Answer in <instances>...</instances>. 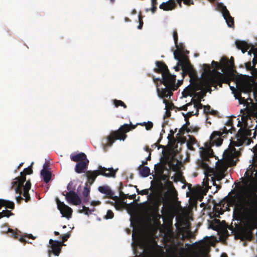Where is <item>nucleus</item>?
<instances>
[{
  "instance_id": "nucleus-12",
  "label": "nucleus",
  "mask_w": 257,
  "mask_h": 257,
  "mask_svg": "<svg viewBox=\"0 0 257 257\" xmlns=\"http://www.w3.org/2000/svg\"><path fill=\"white\" fill-rule=\"evenodd\" d=\"M56 203L57 208L59 210L62 217H66L68 219L70 218L71 216L72 210L68 206L61 202L58 198L56 199Z\"/></svg>"
},
{
  "instance_id": "nucleus-44",
  "label": "nucleus",
  "mask_w": 257,
  "mask_h": 257,
  "mask_svg": "<svg viewBox=\"0 0 257 257\" xmlns=\"http://www.w3.org/2000/svg\"><path fill=\"white\" fill-rule=\"evenodd\" d=\"M70 234L69 233H66L62 236L63 241H66L68 238L70 237Z\"/></svg>"
},
{
  "instance_id": "nucleus-14",
  "label": "nucleus",
  "mask_w": 257,
  "mask_h": 257,
  "mask_svg": "<svg viewBox=\"0 0 257 257\" xmlns=\"http://www.w3.org/2000/svg\"><path fill=\"white\" fill-rule=\"evenodd\" d=\"M88 163V160H84L77 163L75 168V171L79 174L84 172L85 170L87 168Z\"/></svg>"
},
{
  "instance_id": "nucleus-53",
  "label": "nucleus",
  "mask_w": 257,
  "mask_h": 257,
  "mask_svg": "<svg viewBox=\"0 0 257 257\" xmlns=\"http://www.w3.org/2000/svg\"><path fill=\"white\" fill-rule=\"evenodd\" d=\"M157 85H158V84H157ZM158 88H159V91H160V92L162 91V89L163 88H159V87H158V86H157V89Z\"/></svg>"
},
{
  "instance_id": "nucleus-47",
  "label": "nucleus",
  "mask_w": 257,
  "mask_h": 257,
  "mask_svg": "<svg viewBox=\"0 0 257 257\" xmlns=\"http://www.w3.org/2000/svg\"><path fill=\"white\" fill-rule=\"evenodd\" d=\"M231 154L232 155H236L237 154V151L235 150V148H233L231 150Z\"/></svg>"
},
{
  "instance_id": "nucleus-11",
  "label": "nucleus",
  "mask_w": 257,
  "mask_h": 257,
  "mask_svg": "<svg viewBox=\"0 0 257 257\" xmlns=\"http://www.w3.org/2000/svg\"><path fill=\"white\" fill-rule=\"evenodd\" d=\"M216 9L221 13L222 16L225 20L228 27L233 28L234 26V20L230 16L226 6H224L223 3H219L217 4Z\"/></svg>"
},
{
  "instance_id": "nucleus-41",
  "label": "nucleus",
  "mask_w": 257,
  "mask_h": 257,
  "mask_svg": "<svg viewBox=\"0 0 257 257\" xmlns=\"http://www.w3.org/2000/svg\"><path fill=\"white\" fill-rule=\"evenodd\" d=\"M230 89L232 91V93L233 94H234L235 99H238V98L237 97V95L235 93V92L236 90L235 87L233 86H230Z\"/></svg>"
},
{
  "instance_id": "nucleus-35",
  "label": "nucleus",
  "mask_w": 257,
  "mask_h": 257,
  "mask_svg": "<svg viewBox=\"0 0 257 257\" xmlns=\"http://www.w3.org/2000/svg\"><path fill=\"white\" fill-rule=\"evenodd\" d=\"M27 237L29 238H32V239H35L36 238V237H34L33 236V235L32 234H28V235L27 236ZM26 236H24V237H20V239L19 240L21 241V242H27V240H26Z\"/></svg>"
},
{
  "instance_id": "nucleus-43",
  "label": "nucleus",
  "mask_w": 257,
  "mask_h": 257,
  "mask_svg": "<svg viewBox=\"0 0 257 257\" xmlns=\"http://www.w3.org/2000/svg\"><path fill=\"white\" fill-rule=\"evenodd\" d=\"M139 25L138 26V29H141L143 27V22L140 16L139 17Z\"/></svg>"
},
{
  "instance_id": "nucleus-51",
  "label": "nucleus",
  "mask_w": 257,
  "mask_h": 257,
  "mask_svg": "<svg viewBox=\"0 0 257 257\" xmlns=\"http://www.w3.org/2000/svg\"><path fill=\"white\" fill-rule=\"evenodd\" d=\"M151 159V154H149V155L148 156V157L147 158V161L148 160H150Z\"/></svg>"
},
{
  "instance_id": "nucleus-62",
  "label": "nucleus",
  "mask_w": 257,
  "mask_h": 257,
  "mask_svg": "<svg viewBox=\"0 0 257 257\" xmlns=\"http://www.w3.org/2000/svg\"><path fill=\"white\" fill-rule=\"evenodd\" d=\"M22 164H23V163H21L19 165V166H18V167H20L21 166H22Z\"/></svg>"
},
{
  "instance_id": "nucleus-6",
  "label": "nucleus",
  "mask_w": 257,
  "mask_h": 257,
  "mask_svg": "<svg viewBox=\"0 0 257 257\" xmlns=\"http://www.w3.org/2000/svg\"><path fill=\"white\" fill-rule=\"evenodd\" d=\"M98 170L93 171H88L86 173V177L90 185L93 183L97 176L99 175L104 176L106 177H115L116 170H114L112 167L106 168L99 165L98 167Z\"/></svg>"
},
{
  "instance_id": "nucleus-56",
  "label": "nucleus",
  "mask_w": 257,
  "mask_h": 257,
  "mask_svg": "<svg viewBox=\"0 0 257 257\" xmlns=\"http://www.w3.org/2000/svg\"><path fill=\"white\" fill-rule=\"evenodd\" d=\"M69 186H70V184H69L67 185V189L69 190V191H70V187H69Z\"/></svg>"
},
{
  "instance_id": "nucleus-32",
  "label": "nucleus",
  "mask_w": 257,
  "mask_h": 257,
  "mask_svg": "<svg viewBox=\"0 0 257 257\" xmlns=\"http://www.w3.org/2000/svg\"><path fill=\"white\" fill-rule=\"evenodd\" d=\"M224 77V74L218 71L216 72V76H214V78H216V79H217V80L220 81H222Z\"/></svg>"
},
{
  "instance_id": "nucleus-46",
  "label": "nucleus",
  "mask_w": 257,
  "mask_h": 257,
  "mask_svg": "<svg viewBox=\"0 0 257 257\" xmlns=\"http://www.w3.org/2000/svg\"><path fill=\"white\" fill-rule=\"evenodd\" d=\"M224 175L223 174H220L219 175H217L216 177V179L218 180V181H220L222 179H223L224 178Z\"/></svg>"
},
{
  "instance_id": "nucleus-38",
  "label": "nucleus",
  "mask_w": 257,
  "mask_h": 257,
  "mask_svg": "<svg viewBox=\"0 0 257 257\" xmlns=\"http://www.w3.org/2000/svg\"><path fill=\"white\" fill-rule=\"evenodd\" d=\"M256 64H257V61L255 62L254 58L252 60V66H251V63H249L248 64L246 65V67L247 69H252V67H255Z\"/></svg>"
},
{
  "instance_id": "nucleus-50",
  "label": "nucleus",
  "mask_w": 257,
  "mask_h": 257,
  "mask_svg": "<svg viewBox=\"0 0 257 257\" xmlns=\"http://www.w3.org/2000/svg\"><path fill=\"white\" fill-rule=\"evenodd\" d=\"M54 241L52 239L49 240V243L52 245V243H54Z\"/></svg>"
},
{
  "instance_id": "nucleus-48",
  "label": "nucleus",
  "mask_w": 257,
  "mask_h": 257,
  "mask_svg": "<svg viewBox=\"0 0 257 257\" xmlns=\"http://www.w3.org/2000/svg\"><path fill=\"white\" fill-rule=\"evenodd\" d=\"M146 123H147V122H143L138 123L137 124H139V125H140L142 126H146Z\"/></svg>"
},
{
  "instance_id": "nucleus-60",
  "label": "nucleus",
  "mask_w": 257,
  "mask_h": 257,
  "mask_svg": "<svg viewBox=\"0 0 257 257\" xmlns=\"http://www.w3.org/2000/svg\"><path fill=\"white\" fill-rule=\"evenodd\" d=\"M204 165H205V167L206 168V169H207L209 167L208 165H207L206 164H205Z\"/></svg>"
},
{
  "instance_id": "nucleus-39",
  "label": "nucleus",
  "mask_w": 257,
  "mask_h": 257,
  "mask_svg": "<svg viewBox=\"0 0 257 257\" xmlns=\"http://www.w3.org/2000/svg\"><path fill=\"white\" fill-rule=\"evenodd\" d=\"M153 126V123L151 121H148L147 122L146 125L145 126L146 129L147 131L150 130Z\"/></svg>"
},
{
  "instance_id": "nucleus-45",
  "label": "nucleus",
  "mask_w": 257,
  "mask_h": 257,
  "mask_svg": "<svg viewBox=\"0 0 257 257\" xmlns=\"http://www.w3.org/2000/svg\"><path fill=\"white\" fill-rule=\"evenodd\" d=\"M100 202L99 201H92L90 202V204L92 206H96L100 204Z\"/></svg>"
},
{
  "instance_id": "nucleus-63",
  "label": "nucleus",
  "mask_w": 257,
  "mask_h": 257,
  "mask_svg": "<svg viewBox=\"0 0 257 257\" xmlns=\"http://www.w3.org/2000/svg\"><path fill=\"white\" fill-rule=\"evenodd\" d=\"M63 228H66V225H64V226H63Z\"/></svg>"
},
{
  "instance_id": "nucleus-30",
  "label": "nucleus",
  "mask_w": 257,
  "mask_h": 257,
  "mask_svg": "<svg viewBox=\"0 0 257 257\" xmlns=\"http://www.w3.org/2000/svg\"><path fill=\"white\" fill-rule=\"evenodd\" d=\"M119 195L123 199L126 198L128 196L130 199H134L136 196V195L135 194L128 195V194H124L121 191H120Z\"/></svg>"
},
{
  "instance_id": "nucleus-16",
  "label": "nucleus",
  "mask_w": 257,
  "mask_h": 257,
  "mask_svg": "<svg viewBox=\"0 0 257 257\" xmlns=\"http://www.w3.org/2000/svg\"><path fill=\"white\" fill-rule=\"evenodd\" d=\"M210 143L216 146H220L222 143V139L220 135L216 132H213L210 136Z\"/></svg>"
},
{
  "instance_id": "nucleus-18",
  "label": "nucleus",
  "mask_w": 257,
  "mask_h": 257,
  "mask_svg": "<svg viewBox=\"0 0 257 257\" xmlns=\"http://www.w3.org/2000/svg\"><path fill=\"white\" fill-rule=\"evenodd\" d=\"M175 3L174 0H169L166 2H163L160 6L159 8L164 11H171L175 7Z\"/></svg>"
},
{
  "instance_id": "nucleus-25",
  "label": "nucleus",
  "mask_w": 257,
  "mask_h": 257,
  "mask_svg": "<svg viewBox=\"0 0 257 257\" xmlns=\"http://www.w3.org/2000/svg\"><path fill=\"white\" fill-rule=\"evenodd\" d=\"M1 232L2 233H10L11 236L14 238H18L19 237V235L17 233L14 232L12 229L8 228L6 225L2 226Z\"/></svg>"
},
{
  "instance_id": "nucleus-10",
  "label": "nucleus",
  "mask_w": 257,
  "mask_h": 257,
  "mask_svg": "<svg viewBox=\"0 0 257 257\" xmlns=\"http://www.w3.org/2000/svg\"><path fill=\"white\" fill-rule=\"evenodd\" d=\"M204 95H202L199 97V99L198 101H195L192 103L191 102L187 103L186 105L182 106L181 107V110H184L188 111L186 114H183L185 115V117H189L192 115H197L198 114V110L202 109L203 104L201 103V99L203 97Z\"/></svg>"
},
{
  "instance_id": "nucleus-8",
  "label": "nucleus",
  "mask_w": 257,
  "mask_h": 257,
  "mask_svg": "<svg viewBox=\"0 0 257 257\" xmlns=\"http://www.w3.org/2000/svg\"><path fill=\"white\" fill-rule=\"evenodd\" d=\"M211 244L210 237L206 236L195 246L193 257H208V252Z\"/></svg>"
},
{
  "instance_id": "nucleus-54",
  "label": "nucleus",
  "mask_w": 257,
  "mask_h": 257,
  "mask_svg": "<svg viewBox=\"0 0 257 257\" xmlns=\"http://www.w3.org/2000/svg\"><path fill=\"white\" fill-rule=\"evenodd\" d=\"M54 234H55V235H59V232H58V231H54Z\"/></svg>"
},
{
  "instance_id": "nucleus-37",
  "label": "nucleus",
  "mask_w": 257,
  "mask_h": 257,
  "mask_svg": "<svg viewBox=\"0 0 257 257\" xmlns=\"http://www.w3.org/2000/svg\"><path fill=\"white\" fill-rule=\"evenodd\" d=\"M137 188V186H135ZM137 192L138 194H140L142 195H146L148 194L149 191L148 189H144L141 191H140L138 188H136Z\"/></svg>"
},
{
  "instance_id": "nucleus-28",
  "label": "nucleus",
  "mask_w": 257,
  "mask_h": 257,
  "mask_svg": "<svg viewBox=\"0 0 257 257\" xmlns=\"http://www.w3.org/2000/svg\"><path fill=\"white\" fill-rule=\"evenodd\" d=\"M13 214L11 212V211L4 210L1 212H0V219L3 217H9L10 216Z\"/></svg>"
},
{
  "instance_id": "nucleus-5",
  "label": "nucleus",
  "mask_w": 257,
  "mask_h": 257,
  "mask_svg": "<svg viewBox=\"0 0 257 257\" xmlns=\"http://www.w3.org/2000/svg\"><path fill=\"white\" fill-rule=\"evenodd\" d=\"M175 59L178 61L177 65L174 67L176 71L179 70V67H181L182 70V76L188 74L191 79V76L193 74V70L192 67L189 61L187 56L184 55L182 52L178 53L177 50L173 53Z\"/></svg>"
},
{
  "instance_id": "nucleus-2",
  "label": "nucleus",
  "mask_w": 257,
  "mask_h": 257,
  "mask_svg": "<svg viewBox=\"0 0 257 257\" xmlns=\"http://www.w3.org/2000/svg\"><path fill=\"white\" fill-rule=\"evenodd\" d=\"M235 208L246 221L251 222L257 212L256 199L253 196L246 195L236 203Z\"/></svg>"
},
{
  "instance_id": "nucleus-9",
  "label": "nucleus",
  "mask_w": 257,
  "mask_h": 257,
  "mask_svg": "<svg viewBox=\"0 0 257 257\" xmlns=\"http://www.w3.org/2000/svg\"><path fill=\"white\" fill-rule=\"evenodd\" d=\"M65 195L66 199L69 203L75 205H80L79 212L83 213L84 212L85 215H88L91 213L92 211L89 210L88 207H86L84 205L81 206L82 200L78 196V194L73 191H69Z\"/></svg>"
},
{
  "instance_id": "nucleus-19",
  "label": "nucleus",
  "mask_w": 257,
  "mask_h": 257,
  "mask_svg": "<svg viewBox=\"0 0 257 257\" xmlns=\"http://www.w3.org/2000/svg\"><path fill=\"white\" fill-rule=\"evenodd\" d=\"M235 45L238 49H240L242 53L246 52L250 47V45L243 41L236 40Z\"/></svg>"
},
{
  "instance_id": "nucleus-15",
  "label": "nucleus",
  "mask_w": 257,
  "mask_h": 257,
  "mask_svg": "<svg viewBox=\"0 0 257 257\" xmlns=\"http://www.w3.org/2000/svg\"><path fill=\"white\" fill-rule=\"evenodd\" d=\"M237 140L236 141H231L230 144L234 146L240 147L242 146L247 140V138L244 134H237Z\"/></svg>"
},
{
  "instance_id": "nucleus-4",
  "label": "nucleus",
  "mask_w": 257,
  "mask_h": 257,
  "mask_svg": "<svg viewBox=\"0 0 257 257\" xmlns=\"http://www.w3.org/2000/svg\"><path fill=\"white\" fill-rule=\"evenodd\" d=\"M132 239L133 242L132 244L134 247L138 246L143 249L144 251H147L149 253H154L157 251L158 245L155 241L146 237H141L139 235L136 236L134 233L132 234Z\"/></svg>"
},
{
  "instance_id": "nucleus-40",
  "label": "nucleus",
  "mask_w": 257,
  "mask_h": 257,
  "mask_svg": "<svg viewBox=\"0 0 257 257\" xmlns=\"http://www.w3.org/2000/svg\"><path fill=\"white\" fill-rule=\"evenodd\" d=\"M202 108H203V112L205 113H210V106L209 105H203Z\"/></svg>"
},
{
  "instance_id": "nucleus-3",
  "label": "nucleus",
  "mask_w": 257,
  "mask_h": 257,
  "mask_svg": "<svg viewBox=\"0 0 257 257\" xmlns=\"http://www.w3.org/2000/svg\"><path fill=\"white\" fill-rule=\"evenodd\" d=\"M26 181V177L22 176L20 177L16 178L15 181L12 183V187L14 188L16 193L19 194L18 196H16V199L17 201H19L22 199L21 196V194L22 193L23 196L25 198V199L26 202H28L30 199L29 191L31 188V184L30 182L28 181H27L25 185H24V184Z\"/></svg>"
},
{
  "instance_id": "nucleus-29",
  "label": "nucleus",
  "mask_w": 257,
  "mask_h": 257,
  "mask_svg": "<svg viewBox=\"0 0 257 257\" xmlns=\"http://www.w3.org/2000/svg\"><path fill=\"white\" fill-rule=\"evenodd\" d=\"M113 104L115 107H117L118 106H122L124 108H126V105L121 100L115 99L113 100Z\"/></svg>"
},
{
  "instance_id": "nucleus-58",
  "label": "nucleus",
  "mask_w": 257,
  "mask_h": 257,
  "mask_svg": "<svg viewBox=\"0 0 257 257\" xmlns=\"http://www.w3.org/2000/svg\"><path fill=\"white\" fill-rule=\"evenodd\" d=\"M111 3H114L115 0H109Z\"/></svg>"
},
{
  "instance_id": "nucleus-55",
  "label": "nucleus",
  "mask_w": 257,
  "mask_h": 257,
  "mask_svg": "<svg viewBox=\"0 0 257 257\" xmlns=\"http://www.w3.org/2000/svg\"><path fill=\"white\" fill-rule=\"evenodd\" d=\"M147 163V161H143L142 165H143V164H146Z\"/></svg>"
},
{
  "instance_id": "nucleus-23",
  "label": "nucleus",
  "mask_w": 257,
  "mask_h": 257,
  "mask_svg": "<svg viewBox=\"0 0 257 257\" xmlns=\"http://www.w3.org/2000/svg\"><path fill=\"white\" fill-rule=\"evenodd\" d=\"M90 193V187L88 186L87 183L85 184V186L84 187L82 193V196L84 197L83 199V202L84 203H87L89 201V195Z\"/></svg>"
},
{
  "instance_id": "nucleus-26",
  "label": "nucleus",
  "mask_w": 257,
  "mask_h": 257,
  "mask_svg": "<svg viewBox=\"0 0 257 257\" xmlns=\"http://www.w3.org/2000/svg\"><path fill=\"white\" fill-rule=\"evenodd\" d=\"M41 175L43 177L44 182L46 183H48L51 178V173L50 171L42 169L41 171Z\"/></svg>"
},
{
  "instance_id": "nucleus-42",
  "label": "nucleus",
  "mask_w": 257,
  "mask_h": 257,
  "mask_svg": "<svg viewBox=\"0 0 257 257\" xmlns=\"http://www.w3.org/2000/svg\"><path fill=\"white\" fill-rule=\"evenodd\" d=\"M170 257H179V254L176 250H173L170 253Z\"/></svg>"
},
{
  "instance_id": "nucleus-49",
  "label": "nucleus",
  "mask_w": 257,
  "mask_h": 257,
  "mask_svg": "<svg viewBox=\"0 0 257 257\" xmlns=\"http://www.w3.org/2000/svg\"><path fill=\"white\" fill-rule=\"evenodd\" d=\"M220 257H227V256L225 253H223L221 254Z\"/></svg>"
},
{
  "instance_id": "nucleus-27",
  "label": "nucleus",
  "mask_w": 257,
  "mask_h": 257,
  "mask_svg": "<svg viewBox=\"0 0 257 257\" xmlns=\"http://www.w3.org/2000/svg\"><path fill=\"white\" fill-rule=\"evenodd\" d=\"M213 151L210 148H206L203 151L202 157L206 159L208 157H211L213 156Z\"/></svg>"
},
{
  "instance_id": "nucleus-59",
  "label": "nucleus",
  "mask_w": 257,
  "mask_h": 257,
  "mask_svg": "<svg viewBox=\"0 0 257 257\" xmlns=\"http://www.w3.org/2000/svg\"><path fill=\"white\" fill-rule=\"evenodd\" d=\"M106 203H111V204H113V203L112 202H110V201H106Z\"/></svg>"
},
{
  "instance_id": "nucleus-52",
  "label": "nucleus",
  "mask_w": 257,
  "mask_h": 257,
  "mask_svg": "<svg viewBox=\"0 0 257 257\" xmlns=\"http://www.w3.org/2000/svg\"><path fill=\"white\" fill-rule=\"evenodd\" d=\"M47 165L46 164H44L43 165V169L46 170V168L47 167Z\"/></svg>"
},
{
  "instance_id": "nucleus-31",
  "label": "nucleus",
  "mask_w": 257,
  "mask_h": 257,
  "mask_svg": "<svg viewBox=\"0 0 257 257\" xmlns=\"http://www.w3.org/2000/svg\"><path fill=\"white\" fill-rule=\"evenodd\" d=\"M173 37L175 45L177 48V49H179V46L178 45V34L177 32L176 31H174L173 33Z\"/></svg>"
},
{
  "instance_id": "nucleus-20",
  "label": "nucleus",
  "mask_w": 257,
  "mask_h": 257,
  "mask_svg": "<svg viewBox=\"0 0 257 257\" xmlns=\"http://www.w3.org/2000/svg\"><path fill=\"white\" fill-rule=\"evenodd\" d=\"M70 159L74 162H81L84 160H88L86 158V155L83 153H80L76 154L75 153H72L70 155Z\"/></svg>"
},
{
  "instance_id": "nucleus-33",
  "label": "nucleus",
  "mask_w": 257,
  "mask_h": 257,
  "mask_svg": "<svg viewBox=\"0 0 257 257\" xmlns=\"http://www.w3.org/2000/svg\"><path fill=\"white\" fill-rule=\"evenodd\" d=\"M31 167V166L30 167H29L28 168H25L24 169V172H21L20 174H21V176H24L25 177H26V174H31L33 172V171L30 168V167Z\"/></svg>"
},
{
  "instance_id": "nucleus-64",
  "label": "nucleus",
  "mask_w": 257,
  "mask_h": 257,
  "mask_svg": "<svg viewBox=\"0 0 257 257\" xmlns=\"http://www.w3.org/2000/svg\"><path fill=\"white\" fill-rule=\"evenodd\" d=\"M136 11H135V10H134V11H133V13H136Z\"/></svg>"
},
{
  "instance_id": "nucleus-13",
  "label": "nucleus",
  "mask_w": 257,
  "mask_h": 257,
  "mask_svg": "<svg viewBox=\"0 0 257 257\" xmlns=\"http://www.w3.org/2000/svg\"><path fill=\"white\" fill-rule=\"evenodd\" d=\"M98 190L102 194H105L109 198H112L115 201L118 199L117 196L114 195V192L111 190L110 187L107 185L99 186Z\"/></svg>"
},
{
  "instance_id": "nucleus-1",
  "label": "nucleus",
  "mask_w": 257,
  "mask_h": 257,
  "mask_svg": "<svg viewBox=\"0 0 257 257\" xmlns=\"http://www.w3.org/2000/svg\"><path fill=\"white\" fill-rule=\"evenodd\" d=\"M156 65L157 68L155 69L156 72H161L162 74L161 79L160 78H154V81L156 82L157 80H160L161 84L164 86V88L160 92L159 89H157V93L159 97L163 98V102L165 104V109L167 110L168 108H172L174 105L172 102H170L166 98H170L173 94V91L176 90L180 85L182 83L183 80H178V83L176 84V75H172L169 72L168 67L164 63L156 61Z\"/></svg>"
},
{
  "instance_id": "nucleus-34",
  "label": "nucleus",
  "mask_w": 257,
  "mask_h": 257,
  "mask_svg": "<svg viewBox=\"0 0 257 257\" xmlns=\"http://www.w3.org/2000/svg\"><path fill=\"white\" fill-rule=\"evenodd\" d=\"M157 0H151L152 8L151 9L152 12L154 13L157 10L156 5H157Z\"/></svg>"
},
{
  "instance_id": "nucleus-7",
  "label": "nucleus",
  "mask_w": 257,
  "mask_h": 257,
  "mask_svg": "<svg viewBox=\"0 0 257 257\" xmlns=\"http://www.w3.org/2000/svg\"><path fill=\"white\" fill-rule=\"evenodd\" d=\"M130 130V126L127 124H124L121 125L119 130L113 132L110 136H108L102 142L105 145L104 148L109 147L114 143V141L117 140L124 141L126 138L125 134Z\"/></svg>"
},
{
  "instance_id": "nucleus-61",
  "label": "nucleus",
  "mask_w": 257,
  "mask_h": 257,
  "mask_svg": "<svg viewBox=\"0 0 257 257\" xmlns=\"http://www.w3.org/2000/svg\"><path fill=\"white\" fill-rule=\"evenodd\" d=\"M178 3H181L182 0H177Z\"/></svg>"
},
{
  "instance_id": "nucleus-36",
  "label": "nucleus",
  "mask_w": 257,
  "mask_h": 257,
  "mask_svg": "<svg viewBox=\"0 0 257 257\" xmlns=\"http://www.w3.org/2000/svg\"><path fill=\"white\" fill-rule=\"evenodd\" d=\"M113 217V213L110 210H108L105 216V218L106 219H112Z\"/></svg>"
},
{
  "instance_id": "nucleus-21",
  "label": "nucleus",
  "mask_w": 257,
  "mask_h": 257,
  "mask_svg": "<svg viewBox=\"0 0 257 257\" xmlns=\"http://www.w3.org/2000/svg\"><path fill=\"white\" fill-rule=\"evenodd\" d=\"M200 90V86L198 84L191 86V84L188 85L184 90V92H186V94L191 95L193 93H195L196 90Z\"/></svg>"
},
{
  "instance_id": "nucleus-57",
  "label": "nucleus",
  "mask_w": 257,
  "mask_h": 257,
  "mask_svg": "<svg viewBox=\"0 0 257 257\" xmlns=\"http://www.w3.org/2000/svg\"><path fill=\"white\" fill-rule=\"evenodd\" d=\"M251 49L249 50L248 52V55H251Z\"/></svg>"
},
{
  "instance_id": "nucleus-22",
  "label": "nucleus",
  "mask_w": 257,
  "mask_h": 257,
  "mask_svg": "<svg viewBox=\"0 0 257 257\" xmlns=\"http://www.w3.org/2000/svg\"><path fill=\"white\" fill-rule=\"evenodd\" d=\"M222 60L223 62L221 64H219L217 62L213 61L212 62V67L214 68V69H221L222 72H224V70L225 69V67L227 66V62L224 58H222Z\"/></svg>"
},
{
  "instance_id": "nucleus-17",
  "label": "nucleus",
  "mask_w": 257,
  "mask_h": 257,
  "mask_svg": "<svg viewBox=\"0 0 257 257\" xmlns=\"http://www.w3.org/2000/svg\"><path fill=\"white\" fill-rule=\"evenodd\" d=\"M61 249V242L58 240L54 241V243H52L51 249L49 251H51L54 254L58 256Z\"/></svg>"
},
{
  "instance_id": "nucleus-24",
  "label": "nucleus",
  "mask_w": 257,
  "mask_h": 257,
  "mask_svg": "<svg viewBox=\"0 0 257 257\" xmlns=\"http://www.w3.org/2000/svg\"><path fill=\"white\" fill-rule=\"evenodd\" d=\"M140 175L144 178L149 176L150 173V169L148 166H143L140 165L139 167Z\"/></svg>"
}]
</instances>
